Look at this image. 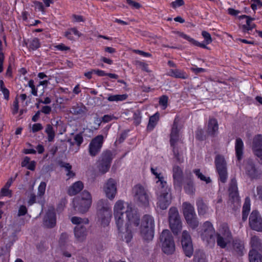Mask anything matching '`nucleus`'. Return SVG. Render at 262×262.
Wrapping results in <instances>:
<instances>
[{"label":"nucleus","instance_id":"nucleus-29","mask_svg":"<svg viewBox=\"0 0 262 262\" xmlns=\"http://www.w3.org/2000/svg\"><path fill=\"white\" fill-rule=\"evenodd\" d=\"M250 244L252 248V250L256 251H262V246L259 238L256 236H253L251 238Z\"/></svg>","mask_w":262,"mask_h":262},{"label":"nucleus","instance_id":"nucleus-40","mask_svg":"<svg viewBox=\"0 0 262 262\" xmlns=\"http://www.w3.org/2000/svg\"><path fill=\"white\" fill-rule=\"evenodd\" d=\"M233 247L235 251H236L238 255H243L244 247L241 242L237 241L234 242Z\"/></svg>","mask_w":262,"mask_h":262},{"label":"nucleus","instance_id":"nucleus-51","mask_svg":"<svg viewBox=\"0 0 262 262\" xmlns=\"http://www.w3.org/2000/svg\"><path fill=\"white\" fill-rule=\"evenodd\" d=\"M195 262H207L205 255L203 253H196L194 256Z\"/></svg>","mask_w":262,"mask_h":262},{"label":"nucleus","instance_id":"nucleus-55","mask_svg":"<svg viewBox=\"0 0 262 262\" xmlns=\"http://www.w3.org/2000/svg\"><path fill=\"white\" fill-rule=\"evenodd\" d=\"M75 142L76 143L78 146H80L81 143L83 142V137L82 133H80L79 134H77L74 138Z\"/></svg>","mask_w":262,"mask_h":262},{"label":"nucleus","instance_id":"nucleus-39","mask_svg":"<svg viewBox=\"0 0 262 262\" xmlns=\"http://www.w3.org/2000/svg\"><path fill=\"white\" fill-rule=\"evenodd\" d=\"M182 246L186 256L190 257L192 255L193 252L192 243L183 244Z\"/></svg>","mask_w":262,"mask_h":262},{"label":"nucleus","instance_id":"nucleus-12","mask_svg":"<svg viewBox=\"0 0 262 262\" xmlns=\"http://www.w3.org/2000/svg\"><path fill=\"white\" fill-rule=\"evenodd\" d=\"M215 230L212 224L208 221L205 222L202 226V239L208 244L214 242Z\"/></svg>","mask_w":262,"mask_h":262},{"label":"nucleus","instance_id":"nucleus-34","mask_svg":"<svg viewBox=\"0 0 262 262\" xmlns=\"http://www.w3.org/2000/svg\"><path fill=\"white\" fill-rule=\"evenodd\" d=\"M45 132L48 135V141L49 142L53 141L54 139L55 136V132L53 129L52 126L51 124H48L46 125Z\"/></svg>","mask_w":262,"mask_h":262},{"label":"nucleus","instance_id":"nucleus-42","mask_svg":"<svg viewBox=\"0 0 262 262\" xmlns=\"http://www.w3.org/2000/svg\"><path fill=\"white\" fill-rule=\"evenodd\" d=\"M72 113L75 115L83 114L86 112V109L84 105H76L74 106L72 108Z\"/></svg>","mask_w":262,"mask_h":262},{"label":"nucleus","instance_id":"nucleus-59","mask_svg":"<svg viewBox=\"0 0 262 262\" xmlns=\"http://www.w3.org/2000/svg\"><path fill=\"white\" fill-rule=\"evenodd\" d=\"M33 4L36 8H37L39 11H41L43 13H45V10L42 3L35 1L33 2Z\"/></svg>","mask_w":262,"mask_h":262},{"label":"nucleus","instance_id":"nucleus-52","mask_svg":"<svg viewBox=\"0 0 262 262\" xmlns=\"http://www.w3.org/2000/svg\"><path fill=\"white\" fill-rule=\"evenodd\" d=\"M46 187V184L44 182H42L40 183L38 188V194L39 196H42L45 192Z\"/></svg>","mask_w":262,"mask_h":262},{"label":"nucleus","instance_id":"nucleus-17","mask_svg":"<svg viewBox=\"0 0 262 262\" xmlns=\"http://www.w3.org/2000/svg\"><path fill=\"white\" fill-rule=\"evenodd\" d=\"M229 190L231 192L230 195L232 197V199L229 200V202L233 204L234 209L235 210L239 208L240 207V200L238 197L236 195L237 186L235 182L233 180H232Z\"/></svg>","mask_w":262,"mask_h":262},{"label":"nucleus","instance_id":"nucleus-23","mask_svg":"<svg viewBox=\"0 0 262 262\" xmlns=\"http://www.w3.org/2000/svg\"><path fill=\"white\" fill-rule=\"evenodd\" d=\"M173 178L174 184L181 187L183 179V171L181 168L177 165L173 167Z\"/></svg>","mask_w":262,"mask_h":262},{"label":"nucleus","instance_id":"nucleus-41","mask_svg":"<svg viewBox=\"0 0 262 262\" xmlns=\"http://www.w3.org/2000/svg\"><path fill=\"white\" fill-rule=\"evenodd\" d=\"M125 209V207L123 205V202L122 201H117L114 206V214H123L124 212L123 210Z\"/></svg>","mask_w":262,"mask_h":262},{"label":"nucleus","instance_id":"nucleus-22","mask_svg":"<svg viewBox=\"0 0 262 262\" xmlns=\"http://www.w3.org/2000/svg\"><path fill=\"white\" fill-rule=\"evenodd\" d=\"M219 130V125L217 120L210 118L208 120L207 132L208 135L214 137L217 135Z\"/></svg>","mask_w":262,"mask_h":262},{"label":"nucleus","instance_id":"nucleus-26","mask_svg":"<svg viewBox=\"0 0 262 262\" xmlns=\"http://www.w3.org/2000/svg\"><path fill=\"white\" fill-rule=\"evenodd\" d=\"M198 213L200 215H204L207 213L208 207L202 198H199L196 202Z\"/></svg>","mask_w":262,"mask_h":262},{"label":"nucleus","instance_id":"nucleus-15","mask_svg":"<svg viewBox=\"0 0 262 262\" xmlns=\"http://www.w3.org/2000/svg\"><path fill=\"white\" fill-rule=\"evenodd\" d=\"M104 191L106 197L112 200L117 193V182L115 180L110 178L104 186Z\"/></svg>","mask_w":262,"mask_h":262},{"label":"nucleus","instance_id":"nucleus-4","mask_svg":"<svg viewBox=\"0 0 262 262\" xmlns=\"http://www.w3.org/2000/svg\"><path fill=\"white\" fill-rule=\"evenodd\" d=\"M162 251L167 255L172 254L175 251L176 246L173 237L168 229L163 230L160 236Z\"/></svg>","mask_w":262,"mask_h":262},{"label":"nucleus","instance_id":"nucleus-3","mask_svg":"<svg viewBox=\"0 0 262 262\" xmlns=\"http://www.w3.org/2000/svg\"><path fill=\"white\" fill-rule=\"evenodd\" d=\"M97 216L103 225L108 224L112 216L111 208L107 200L101 199L97 203Z\"/></svg>","mask_w":262,"mask_h":262},{"label":"nucleus","instance_id":"nucleus-19","mask_svg":"<svg viewBox=\"0 0 262 262\" xmlns=\"http://www.w3.org/2000/svg\"><path fill=\"white\" fill-rule=\"evenodd\" d=\"M56 214L53 208L48 210L43 220L44 225L49 228L54 227L56 225Z\"/></svg>","mask_w":262,"mask_h":262},{"label":"nucleus","instance_id":"nucleus-5","mask_svg":"<svg viewBox=\"0 0 262 262\" xmlns=\"http://www.w3.org/2000/svg\"><path fill=\"white\" fill-rule=\"evenodd\" d=\"M154 220L149 215H144L142 219L141 226V233L143 238L147 241H150L154 237Z\"/></svg>","mask_w":262,"mask_h":262},{"label":"nucleus","instance_id":"nucleus-35","mask_svg":"<svg viewBox=\"0 0 262 262\" xmlns=\"http://www.w3.org/2000/svg\"><path fill=\"white\" fill-rule=\"evenodd\" d=\"M262 148V135H257L253 139L252 149Z\"/></svg>","mask_w":262,"mask_h":262},{"label":"nucleus","instance_id":"nucleus-20","mask_svg":"<svg viewBox=\"0 0 262 262\" xmlns=\"http://www.w3.org/2000/svg\"><path fill=\"white\" fill-rule=\"evenodd\" d=\"M20 230V227L19 226L15 224H13L9 225L7 233L11 235L10 236V242L9 243L6 244V247H10L13 244V243L16 240V233L18 232Z\"/></svg>","mask_w":262,"mask_h":262},{"label":"nucleus","instance_id":"nucleus-53","mask_svg":"<svg viewBox=\"0 0 262 262\" xmlns=\"http://www.w3.org/2000/svg\"><path fill=\"white\" fill-rule=\"evenodd\" d=\"M168 98L166 95L162 96L159 99V104L162 105L165 109L167 106Z\"/></svg>","mask_w":262,"mask_h":262},{"label":"nucleus","instance_id":"nucleus-60","mask_svg":"<svg viewBox=\"0 0 262 262\" xmlns=\"http://www.w3.org/2000/svg\"><path fill=\"white\" fill-rule=\"evenodd\" d=\"M28 85L31 88V93L34 96H37V89L35 88V85H34L33 80H30L29 81Z\"/></svg>","mask_w":262,"mask_h":262},{"label":"nucleus","instance_id":"nucleus-8","mask_svg":"<svg viewBox=\"0 0 262 262\" xmlns=\"http://www.w3.org/2000/svg\"><path fill=\"white\" fill-rule=\"evenodd\" d=\"M232 239V233L229 229L228 225L226 223L222 224L216 234L217 245L222 248L226 247L228 243H230Z\"/></svg>","mask_w":262,"mask_h":262},{"label":"nucleus","instance_id":"nucleus-30","mask_svg":"<svg viewBox=\"0 0 262 262\" xmlns=\"http://www.w3.org/2000/svg\"><path fill=\"white\" fill-rule=\"evenodd\" d=\"M250 262H262V255L255 250H251L249 253Z\"/></svg>","mask_w":262,"mask_h":262},{"label":"nucleus","instance_id":"nucleus-57","mask_svg":"<svg viewBox=\"0 0 262 262\" xmlns=\"http://www.w3.org/2000/svg\"><path fill=\"white\" fill-rule=\"evenodd\" d=\"M127 4L132 6L133 8L139 9L141 8V5L138 2L134 1L133 0H126Z\"/></svg>","mask_w":262,"mask_h":262},{"label":"nucleus","instance_id":"nucleus-37","mask_svg":"<svg viewBox=\"0 0 262 262\" xmlns=\"http://www.w3.org/2000/svg\"><path fill=\"white\" fill-rule=\"evenodd\" d=\"M193 172L196 176L200 179L201 181H204L206 184H208L211 182L209 177H205L200 171V169H195L193 170Z\"/></svg>","mask_w":262,"mask_h":262},{"label":"nucleus","instance_id":"nucleus-44","mask_svg":"<svg viewBox=\"0 0 262 262\" xmlns=\"http://www.w3.org/2000/svg\"><path fill=\"white\" fill-rule=\"evenodd\" d=\"M84 204L83 202H82V200L75 199L73 201V205H74L75 210L80 213H85L89 210V209H86V210L82 211L79 209L80 208H79V207H78V206L79 207H83Z\"/></svg>","mask_w":262,"mask_h":262},{"label":"nucleus","instance_id":"nucleus-27","mask_svg":"<svg viewBox=\"0 0 262 262\" xmlns=\"http://www.w3.org/2000/svg\"><path fill=\"white\" fill-rule=\"evenodd\" d=\"M175 33L177 34H178L179 36L183 37V38L187 40L188 41H189L190 42H191V43H192L193 45H194L196 46H198V47H201V48H203L204 49H208V48L206 46V45H205L203 43H200V42L195 40L194 39H193V38H191L190 37L187 36L186 34H185L183 32L177 31V32H175Z\"/></svg>","mask_w":262,"mask_h":262},{"label":"nucleus","instance_id":"nucleus-58","mask_svg":"<svg viewBox=\"0 0 262 262\" xmlns=\"http://www.w3.org/2000/svg\"><path fill=\"white\" fill-rule=\"evenodd\" d=\"M184 4V2L183 0H176L174 2H172L170 5L171 6L175 9L177 8L178 7H180L181 6H183Z\"/></svg>","mask_w":262,"mask_h":262},{"label":"nucleus","instance_id":"nucleus-7","mask_svg":"<svg viewBox=\"0 0 262 262\" xmlns=\"http://www.w3.org/2000/svg\"><path fill=\"white\" fill-rule=\"evenodd\" d=\"M182 210L187 224L192 229L198 227L199 222L193 206L189 203L184 202L182 204Z\"/></svg>","mask_w":262,"mask_h":262},{"label":"nucleus","instance_id":"nucleus-28","mask_svg":"<svg viewBox=\"0 0 262 262\" xmlns=\"http://www.w3.org/2000/svg\"><path fill=\"white\" fill-rule=\"evenodd\" d=\"M250 210V200L247 197L245 199L244 204L243 207L242 220L244 222L246 221L247 219Z\"/></svg>","mask_w":262,"mask_h":262},{"label":"nucleus","instance_id":"nucleus-24","mask_svg":"<svg viewBox=\"0 0 262 262\" xmlns=\"http://www.w3.org/2000/svg\"><path fill=\"white\" fill-rule=\"evenodd\" d=\"M235 148L236 158L238 161H240L243 158L244 143L239 138L236 139Z\"/></svg>","mask_w":262,"mask_h":262},{"label":"nucleus","instance_id":"nucleus-54","mask_svg":"<svg viewBox=\"0 0 262 262\" xmlns=\"http://www.w3.org/2000/svg\"><path fill=\"white\" fill-rule=\"evenodd\" d=\"M173 147V149H172V151L173 152V155H174V157L176 158L177 159V161L179 162V163H182L183 162V159L181 158L179 155V151H178V149L177 147H176L175 146V145H174V146H172Z\"/></svg>","mask_w":262,"mask_h":262},{"label":"nucleus","instance_id":"nucleus-16","mask_svg":"<svg viewBox=\"0 0 262 262\" xmlns=\"http://www.w3.org/2000/svg\"><path fill=\"white\" fill-rule=\"evenodd\" d=\"M157 200V206L162 210H165L171 202V194L166 192H163L158 195Z\"/></svg>","mask_w":262,"mask_h":262},{"label":"nucleus","instance_id":"nucleus-1","mask_svg":"<svg viewBox=\"0 0 262 262\" xmlns=\"http://www.w3.org/2000/svg\"><path fill=\"white\" fill-rule=\"evenodd\" d=\"M125 213L126 216V220H124L122 214H114L116 224L120 232H123L124 231L125 222H127L128 225L130 224L135 227L138 226L140 224V217L137 213V211L128 204Z\"/></svg>","mask_w":262,"mask_h":262},{"label":"nucleus","instance_id":"nucleus-33","mask_svg":"<svg viewBox=\"0 0 262 262\" xmlns=\"http://www.w3.org/2000/svg\"><path fill=\"white\" fill-rule=\"evenodd\" d=\"M184 188L187 193L189 194H193L195 189L194 186L193 181L190 179L187 181L184 185Z\"/></svg>","mask_w":262,"mask_h":262},{"label":"nucleus","instance_id":"nucleus-25","mask_svg":"<svg viewBox=\"0 0 262 262\" xmlns=\"http://www.w3.org/2000/svg\"><path fill=\"white\" fill-rule=\"evenodd\" d=\"M83 188V184L81 181L74 183L68 189V194L70 195H75L79 193Z\"/></svg>","mask_w":262,"mask_h":262},{"label":"nucleus","instance_id":"nucleus-64","mask_svg":"<svg viewBox=\"0 0 262 262\" xmlns=\"http://www.w3.org/2000/svg\"><path fill=\"white\" fill-rule=\"evenodd\" d=\"M254 154L262 160V148L253 149Z\"/></svg>","mask_w":262,"mask_h":262},{"label":"nucleus","instance_id":"nucleus-11","mask_svg":"<svg viewBox=\"0 0 262 262\" xmlns=\"http://www.w3.org/2000/svg\"><path fill=\"white\" fill-rule=\"evenodd\" d=\"M215 164L220 181L225 183L227 179V164L224 157L217 155L215 158Z\"/></svg>","mask_w":262,"mask_h":262},{"label":"nucleus","instance_id":"nucleus-32","mask_svg":"<svg viewBox=\"0 0 262 262\" xmlns=\"http://www.w3.org/2000/svg\"><path fill=\"white\" fill-rule=\"evenodd\" d=\"M159 115L158 113L150 117L149 122L147 126V130L151 131L155 127L157 122L159 119Z\"/></svg>","mask_w":262,"mask_h":262},{"label":"nucleus","instance_id":"nucleus-18","mask_svg":"<svg viewBox=\"0 0 262 262\" xmlns=\"http://www.w3.org/2000/svg\"><path fill=\"white\" fill-rule=\"evenodd\" d=\"M179 119L177 117L174 120L170 133V143L171 146H174L179 139V132L180 128H179Z\"/></svg>","mask_w":262,"mask_h":262},{"label":"nucleus","instance_id":"nucleus-63","mask_svg":"<svg viewBox=\"0 0 262 262\" xmlns=\"http://www.w3.org/2000/svg\"><path fill=\"white\" fill-rule=\"evenodd\" d=\"M27 212V209L25 206L21 205L19 209L18 212V216H22L25 215Z\"/></svg>","mask_w":262,"mask_h":262},{"label":"nucleus","instance_id":"nucleus-56","mask_svg":"<svg viewBox=\"0 0 262 262\" xmlns=\"http://www.w3.org/2000/svg\"><path fill=\"white\" fill-rule=\"evenodd\" d=\"M135 64L137 66H140L142 68V70L146 71L147 72H150V71L148 69L147 64L138 60L135 61Z\"/></svg>","mask_w":262,"mask_h":262},{"label":"nucleus","instance_id":"nucleus-9","mask_svg":"<svg viewBox=\"0 0 262 262\" xmlns=\"http://www.w3.org/2000/svg\"><path fill=\"white\" fill-rule=\"evenodd\" d=\"M135 200L139 206L147 207L149 204V196L144 187L141 184H137L133 189Z\"/></svg>","mask_w":262,"mask_h":262},{"label":"nucleus","instance_id":"nucleus-10","mask_svg":"<svg viewBox=\"0 0 262 262\" xmlns=\"http://www.w3.org/2000/svg\"><path fill=\"white\" fill-rule=\"evenodd\" d=\"M245 171L246 174L251 180H257L262 177V172L256 167L253 160L249 159L245 162Z\"/></svg>","mask_w":262,"mask_h":262},{"label":"nucleus","instance_id":"nucleus-14","mask_svg":"<svg viewBox=\"0 0 262 262\" xmlns=\"http://www.w3.org/2000/svg\"><path fill=\"white\" fill-rule=\"evenodd\" d=\"M249 224L252 230L262 231V218L257 211L253 210L250 214Z\"/></svg>","mask_w":262,"mask_h":262},{"label":"nucleus","instance_id":"nucleus-48","mask_svg":"<svg viewBox=\"0 0 262 262\" xmlns=\"http://www.w3.org/2000/svg\"><path fill=\"white\" fill-rule=\"evenodd\" d=\"M110 166V164L101 161L98 166V168L99 171H100L102 173H105L109 170Z\"/></svg>","mask_w":262,"mask_h":262},{"label":"nucleus","instance_id":"nucleus-49","mask_svg":"<svg viewBox=\"0 0 262 262\" xmlns=\"http://www.w3.org/2000/svg\"><path fill=\"white\" fill-rule=\"evenodd\" d=\"M29 47L33 50H36L38 48L40 47V42L38 38H34L30 43Z\"/></svg>","mask_w":262,"mask_h":262},{"label":"nucleus","instance_id":"nucleus-45","mask_svg":"<svg viewBox=\"0 0 262 262\" xmlns=\"http://www.w3.org/2000/svg\"><path fill=\"white\" fill-rule=\"evenodd\" d=\"M127 97L126 94L111 95L107 98L109 101H118L125 100Z\"/></svg>","mask_w":262,"mask_h":262},{"label":"nucleus","instance_id":"nucleus-36","mask_svg":"<svg viewBox=\"0 0 262 262\" xmlns=\"http://www.w3.org/2000/svg\"><path fill=\"white\" fill-rule=\"evenodd\" d=\"M168 75L177 78L186 79L187 78V76L184 72L178 69L171 70Z\"/></svg>","mask_w":262,"mask_h":262},{"label":"nucleus","instance_id":"nucleus-31","mask_svg":"<svg viewBox=\"0 0 262 262\" xmlns=\"http://www.w3.org/2000/svg\"><path fill=\"white\" fill-rule=\"evenodd\" d=\"M156 183L158 185V189L160 193L163 192L169 193L170 188L168 187L167 182L164 181V178H161L160 181H157Z\"/></svg>","mask_w":262,"mask_h":262},{"label":"nucleus","instance_id":"nucleus-38","mask_svg":"<svg viewBox=\"0 0 262 262\" xmlns=\"http://www.w3.org/2000/svg\"><path fill=\"white\" fill-rule=\"evenodd\" d=\"M101 161L105 162L111 165L112 160L113 159V154L111 151L106 150L105 151H104L101 155Z\"/></svg>","mask_w":262,"mask_h":262},{"label":"nucleus","instance_id":"nucleus-6","mask_svg":"<svg viewBox=\"0 0 262 262\" xmlns=\"http://www.w3.org/2000/svg\"><path fill=\"white\" fill-rule=\"evenodd\" d=\"M168 222L170 229L175 235H178L182 229V223L178 209L171 207L168 211Z\"/></svg>","mask_w":262,"mask_h":262},{"label":"nucleus","instance_id":"nucleus-2","mask_svg":"<svg viewBox=\"0 0 262 262\" xmlns=\"http://www.w3.org/2000/svg\"><path fill=\"white\" fill-rule=\"evenodd\" d=\"M71 222L73 224L76 225L74 229L75 238L79 242L84 241L88 233V229L85 225L89 224V219L74 216L71 218Z\"/></svg>","mask_w":262,"mask_h":262},{"label":"nucleus","instance_id":"nucleus-47","mask_svg":"<svg viewBox=\"0 0 262 262\" xmlns=\"http://www.w3.org/2000/svg\"><path fill=\"white\" fill-rule=\"evenodd\" d=\"M192 243L190 235L187 231L184 230L183 232L182 235V239H181L182 245L187 244V243Z\"/></svg>","mask_w":262,"mask_h":262},{"label":"nucleus","instance_id":"nucleus-61","mask_svg":"<svg viewBox=\"0 0 262 262\" xmlns=\"http://www.w3.org/2000/svg\"><path fill=\"white\" fill-rule=\"evenodd\" d=\"M196 138L199 140H203L204 137V131L202 129H198L196 131Z\"/></svg>","mask_w":262,"mask_h":262},{"label":"nucleus","instance_id":"nucleus-13","mask_svg":"<svg viewBox=\"0 0 262 262\" xmlns=\"http://www.w3.org/2000/svg\"><path fill=\"white\" fill-rule=\"evenodd\" d=\"M103 141L104 137L102 135H98L92 140L89 147V152L91 156L95 157L99 153Z\"/></svg>","mask_w":262,"mask_h":262},{"label":"nucleus","instance_id":"nucleus-43","mask_svg":"<svg viewBox=\"0 0 262 262\" xmlns=\"http://www.w3.org/2000/svg\"><path fill=\"white\" fill-rule=\"evenodd\" d=\"M69 242V235L66 233H62L60 235V237L59 240V243L60 246L64 248L67 246V244Z\"/></svg>","mask_w":262,"mask_h":262},{"label":"nucleus","instance_id":"nucleus-50","mask_svg":"<svg viewBox=\"0 0 262 262\" xmlns=\"http://www.w3.org/2000/svg\"><path fill=\"white\" fill-rule=\"evenodd\" d=\"M202 35L204 37L205 42L207 45L210 44L212 42V39L210 34L208 32L206 31H203L202 32Z\"/></svg>","mask_w":262,"mask_h":262},{"label":"nucleus","instance_id":"nucleus-62","mask_svg":"<svg viewBox=\"0 0 262 262\" xmlns=\"http://www.w3.org/2000/svg\"><path fill=\"white\" fill-rule=\"evenodd\" d=\"M9 187H7L6 186H4L2 190L1 193L2 195L3 196H11V191L9 189Z\"/></svg>","mask_w":262,"mask_h":262},{"label":"nucleus","instance_id":"nucleus-21","mask_svg":"<svg viewBox=\"0 0 262 262\" xmlns=\"http://www.w3.org/2000/svg\"><path fill=\"white\" fill-rule=\"evenodd\" d=\"M76 199L82 200V202H83L84 204L83 207L78 206L79 208H80L79 209L80 210V211H83L90 208L92 201L91 195L89 191L84 190L81 194V197Z\"/></svg>","mask_w":262,"mask_h":262},{"label":"nucleus","instance_id":"nucleus-46","mask_svg":"<svg viewBox=\"0 0 262 262\" xmlns=\"http://www.w3.org/2000/svg\"><path fill=\"white\" fill-rule=\"evenodd\" d=\"M124 230L125 231V234L124 235V238L126 241V243H129L131 239L132 238V234L131 232V230L129 229V226L127 222L125 223L124 229ZM123 233L124 234L125 232Z\"/></svg>","mask_w":262,"mask_h":262}]
</instances>
